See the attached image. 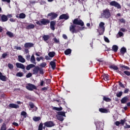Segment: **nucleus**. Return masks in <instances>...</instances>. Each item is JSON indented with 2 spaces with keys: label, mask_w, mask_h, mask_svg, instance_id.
<instances>
[{
  "label": "nucleus",
  "mask_w": 130,
  "mask_h": 130,
  "mask_svg": "<svg viewBox=\"0 0 130 130\" xmlns=\"http://www.w3.org/2000/svg\"><path fill=\"white\" fill-rule=\"evenodd\" d=\"M55 55V52H53V51H52V52H49L48 53V56L50 57H54V56Z\"/></svg>",
  "instance_id": "25"
},
{
  "label": "nucleus",
  "mask_w": 130,
  "mask_h": 130,
  "mask_svg": "<svg viewBox=\"0 0 130 130\" xmlns=\"http://www.w3.org/2000/svg\"><path fill=\"white\" fill-rule=\"evenodd\" d=\"M36 60L35 59V56L34 55H32L30 58V62L31 63H34V64H36Z\"/></svg>",
  "instance_id": "19"
},
{
  "label": "nucleus",
  "mask_w": 130,
  "mask_h": 130,
  "mask_svg": "<svg viewBox=\"0 0 130 130\" xmlns=\"http://www.w3.org/2000/svg\"><path fill=\"white\" fill-rule=\"evenodd\" d=\"M45 126H47V127H52V126H54L55 124L53 122L51 121H47L44 123Z\"/></svg>",
  "instance_id": "8"
},
{
  "label": "nucleus",
  "mask_w": 130,
  "mask_h": 130,
  "mask_svg": "<svg viewBox=\"0 0 130 130\" xmlns=\"http://www.w3.org/2000/svg\"><path fill=\"white\" fill-rule=\"evenodd\" d=\"M43 128V124L42 123H40L39 126L38 130H42Z\"/></svg>",
  "instance_id": "45"
},
{
  "label": "nucleus",
  "mask_w": 130,
  "mask_h": 130,
  "mask_svg": "<svg viewBox=\"0 0 130 130\" xmlns=\"http://www.w3.org/2000/svg\"><path fill=\"white\" fill-rule=\"evenodd\" d=\"M26 89H27V90H29V91H33V90H35L36 89V86H35V85L32 84H28L26 86Z\"/></svg>",
  "instance_id": "6"
},
{
  "label": "nucleus",
  "mask_w": 130,
  "mask_h": 130,
  "mask_svg": "<svg viewBox=\"0 0 130 130\" xmlns=\"http://www.w3.org/2000/svg\"><path fill=\"white\" fill-rule=\"evenodd\" d=\"M55 25V22L51 21L50 23V26H54Z\"/></svg>",
  "instance_id": "60"
},
{
  "label": "nucleus",
  "mask_w": 130,
  "mask_h": 130,
  "mask_svg": "<svg viewBox=\"0 0 130 130\" xmlns=\"http://www.w3.org/2000/svg\"><path fill=\"white\" fill-rule=\"evenodd\" d=\"M121 68L122 69V70H130L128 67L125 66H121Z\"/></svg>",
  "instance_id": "40"
},
{
  "label": "nucleus",
  "mask_w": 130,
  "mask_h": 130,
  "mask_svg": "<svg viewBox=\"0 0 130 130\" xmlns=\"http://www.w3.org/2000/svg\"><path fill=\"white\" fill-rule=\"evenodd\" d=\"M110 6H113V7H115V8H117V9H120V5L118 4V3L115 1L111 2L110 3Z\"/></svg>",
  "instance_id": "9"
},
{
  "label": "nucleus",
  "mask_w": 130,
  "mask_h": 130,
  "mask_svg": "<svg viewBox=\"0 0 130 130\" xmlns=\"http://www.w3.org/2000/svg\"><path fill=\"white\" fill-rule=\"evenodd\" d=\"M26 18V15L24 13H20L19 14V18L20 19H25Z\"/></svg>",
  "instance_id": "33"
},
{
  "label": "nucleus",
  "mask_w": 130,
  "mask_h": 130,
  "mask_svg": "<svg viewBox=\"0 0 130 130\" xmlns=\"http://www.w3.org/2000/svg\"><path fill=\"white\" fill-rule=\"evenodd\" d=\"M125 125L124 126V128H130V125H127V123H125Z\"/></svg>",
  "instance_id": "51"
},
{
  "label": "nucleus",
  "mask_w": 130,
  "mask_h": 130,
  "mask_svg": "<svg viewBox=\"0 0 130 130\" xmlns=\"http://www.w3.org/2000/svg\"><path fill=\"white\" fill-rule=\"evenodd\" d=\"M70 18L68 14H62L59 16L60 20H68Z\"/></svg>",
  "instance_id": "11"
},
{
  "label": "nucleus",
  "mask_w": 130,
  "mask_h": 130,
  "mask_svg": "<svg viewBox=\"0 0 130 130\" xmlns=\"http://www.w3.org/2000/svg\"><path fill=\"white\" fill-rule=\"evenodd\" d=\"M124 74H125V75H126V76L130 75V72L129 71H124Z\"/></svg>",
  "instance_id": "52"
},
{
  "label": "nucleus",
  "mask_w": 130,
  "mask_h": 130,
  "mask_svg": "<svg viewBox=\"0 0 130 130\" xmlns=\"http://www.w3.org/2000/svg\"><path fill=\"white\" fill-rule=\"evenodd\" d=\"M37 25H39V26H42V24L41 23V21H37L36 22Z\"/></svg>",
  "instance_id": "54"
},
{
  "label": "nucleus",
  "mask_w": 130,
  "mask_h": 130,
  "mask_svg": "<svg viewBox=\"0 0 130 130\" xmlns=\"http://www.w3.org/2000/svg\"><path fill=\"white\" fill-rule=\"evenodd\" d=\"M16 66L18 69H22V70H25V66L21 63L17 62L16 63Z\"/></svg>",
  "instance_id": "14"
},
{
  "label": "nucleus",
  "mask_w": 130,
  "mask_h": 130,
  "mask_svg": "<svg viewBox=\"0 0 130 130\" xmlns=\"http://www.w3.org/2000/svg\"><path fill=\"white\" fill-rule=\"evenodd\" d=\"M103 77L105 81H108L109 80V76L107 74H104Z\"/></svg>",
  "instance_id": "27"
},
{
  "label": "nucleus",
  "mask_w": 130,
  "mask_h": 130,
  "mask_svg": "<svg viewBox=\"0 0 130 130\" xmlns=\"http://www.w3.org/2000/svg\"><path fill=\"white\" fill-rule=\"evenodd\" d=\"M122 95V91H120L116 94L117 97H121Z\"/></svg>",
  "instance_id": "44"
},
{
  "label": "nucleus",
  "mask_w": 130,
  "mask_h": 130,
  "mask_svg": "<svg viewBox=\"0 0 130 130\" xmlns=\"http://www.w3.org/2000/svg\"><path fill=\"white\" fill-rule=\"evenodd\" d=\"M10 21L12 23H13L14 22H16V20H15V19H13V18H10Z\"/></svg>",
  "instance_id": "64"
},
{
  "label": "nucleus",
  "mask_w": 130,
  "mask_h": 130,
  "mask_svg": "<svg viewBox=\"0 0 130 130\" xmlns=\"http://www.w3.org/2000/svg\"><path fill=\"white\" fill-rule=\"evenodd\" d=\"M53 40L54 41V42H55V43H59V39H57L56 38H54L53 39Z\"/></svg>",
  "instance_id": "49"
},
{
  "label": "nucleus",
  "mask_w": 130,
  "mask_h": 130,
  "mask_svg": "<svg viewBox=\"0 0 130 130\" xmlns=\"http://www.w3.org/2000/svg\"><path fill=\"white\" fill-rule=\"evenodd\" d=\"M105 23L103 22H101L99 24V30L100 35H102L104 33V31H105Z\"/></svg>",
  "instance_id": "4"
},
{
  "label": "nucleus",
  "mask_w": 130,
  "mask_h": 130,
  "mask_svg": "<svg viewBox=\"0 0 130 130\" xmlns=\"http://www.w3.org/2000/svg\"><path fill=\"white\" fill-rule=\"evenodd\" d=\"M75 28H76V25H71V26H70V30L71 31V32H72V33H77V31H76Z\"/></svg>",
  "instance_id": "12"
},
{
  "label": "nucleus",
  "mask_w": 130,
  "mask_h": 130,
  "mask_svg": "<svg viewBox=\"0 0 130 130\" xmlns=\"http://www.w3.org/2000/svg\"><path fill=\"white\" fill-rule=\"evenodd\" d=\"M8 66V68L10 70H13V69H14V66L13 65V64L9 63Z\"/></svg>",
  "instance_id": "43"
},
{
  "label": "nucleus",
  "mask_w": 130,
  "mask_h": 130,
  "mask_svg": "<svg viewBox=\"0 0 130 130\" xmlns=\"http://www.w3.org/2000/svg\"><path fill=\"white\" fill-rule=\"evenodd\" d=\"M35 27V25H34V24H30L26 26V29H27L28 30H30V29H34Z\"/></svg>",
  "instance_id": "23"
},
{
  "label": "nucleus",
  "mask_w": 130,
  "mask_h": 130,
  "mask_svg": "<svg viewBox=\"0 0 130 130\" xmlns=\"http://www.w3.org/2000/svg\"><path fill=\"white\" fill-rule=\"evenodd\" d=\"M29 106L30 107V108H34V104L32 103H30L29 104Z\"/></svg>",
  "instance_id": "61"
},
{
  "label": "nucleus",
  "mask_w": 130,
  "mask_h": 130,
  "mask_svg": "<svg viewBox=\"0 0 130 130\" xmlns=\"http://www.w3.org/2000/svg\"><path fill=\"white\" fill-rule=\"evenodd\" d=\"M1 20L3 22H7V21H8V16L5 15H3L1 17Z\"/></svg>",
  "instance_id": "20"
},
{
  "label": "nucleus",
  "mask_w": 130,
  "mask_h": 130,
  "mask_svg": "<svg viewBox=\"0 0 130 130\" xmlns=\"http://www.w3.org/2000/svg\"><path fill=\"white\" fill-rule=\"evenodd\" d=\"M101 122L100 121H98L97 122L95 123V125L96 127V129H99L100 128V124H101Z\"/></svg>",
  "instance_id": "29"
},
{
  "label": "nucleus",
  "mask_w": 130,
  "mask_h": 130,
  "mask_svg": "<svg viewBox=\"0 0 130 130\" xmlns=\"http://www.w3.org/2000/svg\"><path fill=\"white\" fill-rule=\"evenodd\" d=\"M50 28L51 30H53V31H54V30H55V27H54V25H50Z\"/></svg>",
  "instance_id": "59"
},
{
  "label": "nucleus",
  "mask_w": 130,
  "mask_h": 130,
  "mask_svg": "<svg viewBox=\"0 0 130 130\" xmlns=\"http://www.w3.org/2000/svg\"><path fill=\"white\" fill-rule=\"evenodd\" d=\"M26 78H30L32 77V74L31 73H28L27 75L26 76Z\"/></svg>",
  "instance_id": "56"
},
{
  "label": "nucleus",
  "mask_w": 130,
  "mask_h": 130,
  "mask_svg": "<svg viewBox=\"0 0 130 130\" xmlns=\"http://www.w3.org/2000/svg\"><path fill=\"white\" fill-rule=\"evenodd\" d=\"M111 69H113V70H118V68H117L116 66L114 65H112L110 67Z\"/></svg>",
  "instance_id": "39"
},
{
  "label": "nucleus",
  "mask_w": 130,
  "mask_h": 130,
  "mask_svg": "<svg viewBox=\"0 0 130 130\" xmlns=\"http://www.w3.org/2000/svg\"><path fill=\"white\" fill-rule=\"evenodd\" d=\"M115 123L117 125V126H118V125H119V124H120V122L117 121L115 122Z\"/></svg>",
  "instance_id": "62"
},
{
  "label": "nucleus",
  "mask_w": 130,
  "mask_h": 130,
  "mask_svg": "<svg viewBox=\"0 0 130 130\" xmlns=\"http://www.w3.org/2000/svg\"><path fill=\"white\" fill-rule=\"evenodd\" d=\"M41 23L42 24V25H47L48 24H49V23H50V21L47 19H43L41 20Z\"/></svg>",
  "instance_id": "10"
},
{
  "label": "nucleus",
  "mask_w": 130,
  "mask_h": 130,
  "mask_svg": "<svg viewBox=\"0 0 130 130\" xmlns=\"http://www.w3.org/2000/svg\"><path fill=\"white\" fill-rule=\"evenodd\" d=\"M45 59H46V60H50L51 59V58H50V57L49 56H48L47 55L45 56Z\"/></svg>",
  "instance_id": "50"
},
{
  "label": "nucleus",
  "mask_w": 130,
  "mask_h": 130,
  "mask_svg": "<svg viewBox=\"0 0 130 130\" xmlns=\"http://www.w3.org/2000/svg\"><path fill=\"white\" fill-rule=\"evenodd\" d=\"M9 107L10 108H19V106L18 105L15 104H10L9 105Z\"/></svg>",
  "instance_id": "18"
},
{
  "label": "nucleus",
  "mask_w": 130,
  "mask_h": 130,
  "mask_svg": "<svg viewBox=\"0 0 130 130\" xmlns=\"http://www.w3.org/2000/svg\"><path fill=\"white\" fill-rule=\"evenodd\" d=\"M73 25H79L81 26L80 27L81 28H80L79 30H83V28H85V27H84V22H83L82 20H80L78 18L75 19L73 21Z\"/></svg>",
  "instance_id": "1"
},
{
  "label": "nucleus",
  "mask_w": 130,
  "mask_h": 130,
  "mask_svg": "<svg viewBox=\"0 0 130 130\" xmlns=\"http://www.w3.org/2000/svg\"><path fill=\"white\" fill-rule=\"evenodd\" d=\"M14 48H15V49H17V50H21V49H22L21 47L15 46V47H14Z\"/></svg>",
  "instance_id": "55"
},
{
  "label": "nucleus",
  "mask_w": 130,
  "mask_h": 130,
  "mask_svg": "<svg viewBox=\"0 0 130 130\" xmlns=\"http://www.w3.org/2000/svg\"><path fill=\"white\" fill-rule=\"evenodd\" d=\"M2 2L4 3H8V4H10L11 3V0H2Z\"/></svg>",
  "instance_id": "53"
},
{
  "label": "nucleus",
  "mask_w": 130,
  "mask_h": 130,
  "mask_svg": "<svg viewBox=\"0 0 130 130\" xmlns=\"http://www.w3.org/2000/svg\"><path fill=\"white\" fill-rule=\"evenodd\" d=\"M50 64L52 70H55V68L56 67V64L55 63V62H54V61H51L50 62Z\"/></svg>",
  "instance_id": "17"
},
{
  "label": "nucleus",
  "mask_w": 130,
  "mask_h": 130,
  "mask_svg": "<svg viewBox=\"0 0 130 130\" xmlns=\"http://www.w3.org/2000/svg\"><path fill=\"white\" fill-rule=\"evenodd\" d=\"M120 52L121 53H122V54H124V53L126 52V48H125V47H122V48H121Z\"/></svg>",
  "instance_id": "28"
},
{
  "label": "nucleus",
  "mask_w": 130,
  "mask_h": 130,
  "mask_svg": "<svg viewBox=\"0 0 130 130\" xmlns=\"http://www.w3.org/2000/svg\"><path fill=\"white\" fill-rule=\"evenodd\" d=\"M17 77H23V73L21 72H18L16 74Z\"/></svg>",
  "instance_id": "47"
},
{
  "label": "nucleus",
  "mask_w": 130,
  "mask_h": 130,
  "mask_svg": "<svg viewBox=\"0 0 130 130\" xmlns=\"http://www.w3.org/2000/svg\"><path fill=\"white\" fill-rule=\"evenodd\" d=\"M111 16L110 11L109 9H106L103 11V13L101 14V18H106V19H108Z\"/></svg>",
  "instance_id": "2"
},
{
  "label": "nucleus",
  "mask_w": 130,
  "mask_h": 130,
  "mask_svg": "<svg viewBox=\"0 0 130 130\" xmlns=\"http://www.w3.org/2000/svg\"><path fill=\"white\" fill-rule=\"evenodd\" d=\"M57 16H58V14L55 13H51L48 14V17H50L51 20H53L57 18Z\"/></svg>",
  "instance_id": "7"
},
{
  "label": "nucleus",
  "mask_w": 130,
  "mask_h": 130,
  "mask_svg": "<svg viewBox=\"0 0 130 130\" xmlns=\"http://www.w3.org/2000/svg\"><path fill=\"white\" fill-rule=\"evenodd\" d=\"M35 68V65L33 64H30L26 67V70L27 71H30V69Z\"/></svg>",
  "instance_id": "22"
},
{
  "label": "nucleus",
  "mask_w": 130,
  "mask_h": 130,
  "mask_svg": "<svg viewBox=\"0 0 130 130\" xmlns=\"http://www.w3.org/2000/svg\"><path fill=\"white\" fill-rule=\"evenodd\" d=\"M103 100L104 101H106V102H110L111 101V99H110L109 98H107L106 96L103 97Z\"/></svg>",
  "instance_id": "30"
},
{
  "label": "nucleus",
  "mask_w": 130,
  "mask_h": 130,
  "mask_svg": "<svg viewBox=\"0 0 130 130\" xmlns=\"http://www.w3.org/2000/svg\"><path fill=\"white\" fill-rule=\"evenodd\" d=\"M34 46V44L32 43H26L24 44V47L25 48H30V47H33Z\"/></svg>",
  "instance_id": "13"
},
{
  "label": "nucleus",
  "mask_w": 130,
  "mask_h": 130,
  "mask_svg": "<svg viewBox=\"0 0 130 130\" xmlns=\"http://www.w3.org/2000/svg\"><path fill=\"white\" fill-rule=\"evenodd\" d=\"M71 53H72V50H71V49H68L64 51L66 55H69V54H71Z\"/></svg>",
  "instance_id": "26"
},
{
  "label": "nucleus",
  "mask_w": 130,
  "mask_h": 130,
  "mask_svg": "<svg viewBox=\"0 0 130 130\" xmlns=\"http://www.w3.org/2000/svg\"><path fill=\"white\" fill-rule=\"evenodd\" d=\"M104 40L106 42H107V43H109V39L107 38V37L104 36Z\"/></svg>",
  "instance_id": "48"
},
{
  "label": "nucleus",
  "mask_w": 130,
  "mask_h": 130,
  "mask_svg": "<svg viewBox=\"0 0 130 130\" xmlns=\"http://www.w3.org/2000/svg\"><path fill=\"white\" fill-rule=\"evenodd\" d=\"M6 129H7V126L6 125V124H3L1 127V130H6Z\"/></svg>",
  "instance_id": "41"
},
{
  "label": "nucleus",
  "mask_w": 130,
  "mask_h": 130,
  "mask_svg": "<svg viewBox=\"0 0 130 130\" xmlns=\"http://www.w3.org/2000/svg\"><path fill=\"white\" fill-rule=\"evenodd\" d=\"M120 22H121V23H125V20H124V19L122 18L121 19H120Z\"/></svg>",
  "instance_id": "58"
},
{
  "label": "nucleus",
  "mask_w": 130,
  "mask_h": 130,
  "mask_svg": "<svg viewBox=\"0 0 130 130\" xmlns=\"http://www.w3.org/2000/svg\"><path fill=\"white\" fill-rule=\"evenodd\" d=\"M53 109L54 110H56L57 111H60L62 110V108H61V107L57 108V107H54L53 108Z\"/></svg>",
  "instance_id": "35"
},
{
  "label": "nucleus",
  "mask_w": 130,
  "mask_h": 130,
  "mask_svg": "<svg viewBox=\"0 0 130 130\" xmlns=\"http://www.w3.org/2000/svg\"><path fill=\"white\" fill-rule=\"evenodd\" d=\"M21 115H22L24 117L26 118L27 116V113H26V112H25V111H22V112H21Z\"/></svg>",
  "instance_id": "38"
},
{
  "label": "nucleus",
  "mask_w": 130,
  "mask_h": 130,
  "mask_svg": "<svg viewBox=\"0 0 130 130\" xmlns=\"http://www.w3.org/2000/svg\"><path fill=\"white\" fill-rule=\"evenodd\" d=\"M127 100V98L126 97H124L123 98H122L121 100V103H122L123 104H124V103H126V101Z\"/></svg>",
  "instance_id": "31"
},
{
  "label": "nucleus",
  "mask_w": 130,
  "mask_h": 130,
  "mask_svg": "<svg viewBox=\"0 0 130 130\" xmlns=\"http://www.w3.org/2000/svg\"><path fill=\"white\" fill-rule=\"evenodd\" d=\"M46 62H43V63H41L40 66L42 68H45V67H46Z\"/></svg>",
  "instance_id": "42"
},
{
  "label": "nucleus",
  "mask_w": 130,
  "mask_h": 130,
  "mask_svg": "<svg viewBox=\"0 0 130 130\" xmlns=\"http://www.w3.org/2000/svg\"><path fill=\"white\" fill-rule=\"evenodd\" d=\"M26 58L27 60H30V55H27L26 56Z\"/></svg>",
  "instance_id": "63"
},
{
  "label": "nucleus",
  "mask_w": 130,
  "mask_h": 130,
  "mask_svg": "<svg viewBox=\"0 0 130 130\" xmlns=\"http://www.w3.org/2000/svg\"><path fill=\"white\" fill-rule=\"evenodd\" d=\"M33 120H34V121H39V120H40V117H34Z\"/></svg>",
  "instance_id": "36"
},
{
  "label": "nucleus",
  "mask_w": 130,
  "mask_h": 130,
  "mask_svg": "<svg viewBox=\"0 0 130 130\" xmlns=\"http://www.w3.org/2000/svg\"><path fill=\"white\" fill-rule=\"evenodd\" d=\"M32 72L34 75H37L39 72H40L41 74H42V73H43V71L40 69V68H39V67L38 66H37L35 68H34Z\"/></svg>",
  "instance_id": "5"
},
{
  "label": "nucleus",
  "mask_w": 130,
  "mask_h": 130,
  "mask_svg": "<svg viewBox=\"0 0 130 130\" xmlns=\"http://www.w3.org/2000/svg\"><path fill=\"white\" fill-rule=\"evenodd\" d=\"M43 38L44 41H47V40H48V39H49V36H48V35H44L43 37Z\"/></svg>",
  "instance_id": "34"
},
{
  "label": "nucleus",
  "mask_w": 130,
  "mask_h": 130,
  "mask_svg": "<svg viewBox=\"0 0 130 130\" xmlns=\"http://www.w3.org/2000/svg\"><path fill=\"white\" fill-rule=\"evenodd\" d=\"M18 61H20V62H22V63H24V62H26V59L22 56V55H19L18 56Z\"/></svg>",
  "instance_id": "15"
},
{
  "label": "nucleus",
  "mask_w": 130,
  "mask_h": 130,
  "mask_svg": "<svg viewBox=\"0 0 130 130\" xmlns=\"http://www.w3.org/2000/svg\"><path fill=\"white\" fill-rule=\"evenodd\" d=\"M6 34L11 38H12V37H14V34L11 31H8Z\"/></svg>",
  "instance_id": "32"
},
{
  "label": "nucleus",
  "mask_w": 130,
  "mask_h": 130,
  "mask_svg": "<svg viewBox=\"0 0 130 130\" xmlns=\"http://www.w3.org/2000/svg\"><path fill=\"white\" fill-rule=\"evenodd\" d=\"M56 117L58 120H59L60 121H63V117H66V112L62 111L58 112L56 115Z\"/></svg>",
  "instance_id": "3"
},
{
  "label": "nucleus",
  "mask_w": 130,
  "mask_h": 130,
  "mask_svg": "<svg viewBox=\"0 0 130 130\" xmlns=\"http://www.w3.org/2000/svg\"><path fill=\"white\" fill-rule=\"evenodd\" d=\"M7 55H8V54H7V53L3 54H2L3 58H5Z\"/></svg>",
  "instance_id": "57"
},
{
  "label": "nucleus",
  "mask_w": 130,
  "mask_h": 130,
  "mask_svg": "<svg viewBox=\"0 0 130 130\" xmlns=\"http://www.w3.org/2000/svg\"><path fill=\"white\" fill-rule=\"evenodd\" d=\"M125 121H126V120H125V119H124L123 120H121L120 123L122 125H123L124 124V122H125Z\"/></svg>",
  "instance_id": "46"
},
{
  "label": "nucleus",
  "mask_w": 130,
  "mask_h": 130,
  "mask_svg": "<svg viewBox=\"0 0 130 130\" xmlns=\"http://www.w3.org/2000/svg\"><path fill=\"white\" fill-rule=\"evenodd\" d=\"M0 80L3 82H6L7 81V77L3 75V73H2V72H0Z\"/></svg>",
  "instance_id": "16"
},
{
  "label": "nucleus",
  "mask_w": 130,
  "mask_h": 130,
  "mask_svg": "<svg viewBox=\"0 0 130 130\" xmlns=\"http://www.w3.org/2000/svg\"><path fill=\"white\" fill-rule=\"evenodd\" d=\"M123 36V33H122V32L121 31H119L117 35V37L118 38V37H121Z\"/></svg>",
  "instance_id": "37"
},
{
  "label": "nucleus",
  "mask_w": 130,
  "mask_h": 130,
  "mask_svg": "<svg viewBox=\"0 0 130 130\" xmlns=\"http://www.w3.org/2000/svg\"><path fill=\"white\" fill-rule=\"evenodd\" d=\"M112 50L114 52H117V50H118V46L117 45H113L112 47Z\"/></svg>",
  "instance_id": "24"
},
{
  "label": "nucleus",
  "mask_w": 130,
  "mask_h": 130,
  "mask_svg": "<svg viewBox=\"0 0 130 130\" xmlns=\"http://www.w3.org/2000/svg\"><path fill=\"white\" fill-rule=\"evenodd\" d=\"M99 111L100 112H102V113H108L109 112V111L107 109L104 108L99 109Z\"/></svg>",
  "instance_id": "21"
}]
</instances>
